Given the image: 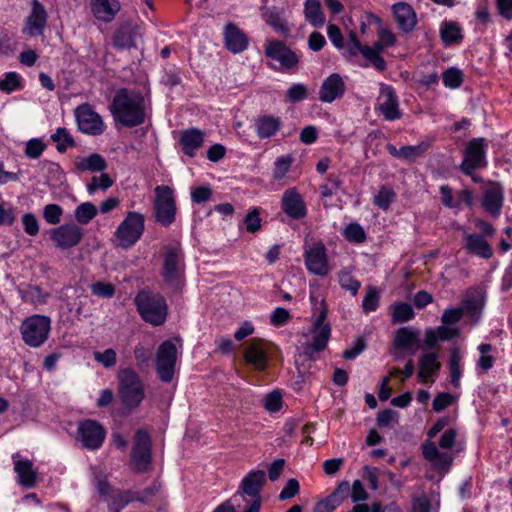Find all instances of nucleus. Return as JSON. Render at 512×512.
Instances as JSON below:
<instances>
[{
  "mask_svg": "<svg viewBox=\"0 0 512 512\" xmlns=\"http://www.w3.org/2000/svg\"><path fill=\"white\" fill-rule=\"evenodd\" d=\"M223 36L225 46L229 51L240 53L247 48V37L235 24H227L224 28Z\"/></svg>",
  "mask_w": 512,
  "mask_h": 512,
  "instance_id": "c85d7f7f",
  "label": "nucleus"
},
{
  "mask_svg": "<svg viewBox=\"0 0 512 512\" xmlns=\"http://www.w3.org/2000/svg\"><path fill=\"white\" fill-rule=\"evenodd\" d=\"M419 342V331L410 327H403L396 331L394 346L398 349L408 350Z\"/></svg>",
  "mask_w": 512,
  "mask_h": 512,
  "instance_id": "e433bc0d",
  "label": "nucleus"
},
{
  "mask_svg": "<svg viewBox=\"0 0 512 512\" xmlns=\"http://www.w3.org/2000/svg\"><path fill=\"white\" fill-rule=\"evenodd\" d=\"M394 19L398 28L405 32H411L417 24V15L411 5L406 2H398L392 6Z\"/></svg>",
  "mask_w": 512,
  "mask_h": 512,
  "instance_id": "393cba45",
  "label": "nucleus"
},
{
  "mask_svg": "<svg viewBox=\"0 0 512 512\" xmlns=\"http://www.w3.org/2000/svg\"><path fill=\"white\" fill-rule=\"evenodd\" d=\"M282 123L279 117L273 115H261L255 120V131L259 138L268 139L274 136Z\"/></svg>",
  "mask_w": 512,
  "mask_h": 512,
  "instance_id": "2f4dec72",
  "label": "nucleus"
},
{
  "mask_svg": "<svg viewBox=\"0 0 512 512\" xmlns=\"http://www.w3.org/2000/svg\"><path fill=\"white\" fill-rule=\"evenodd\" d=\"M96 488L99 495L108 503L109 510L112 512H120L130 502L143 501L142 498L134 497V493L130 491L112 488L105 479H98Z\"/></svg>",
  "mask_w": 512,
  "mask_h": 512,
  "instance_id": "1a4fd4ad",
  "label": "nucleus"
},
{
  "mask_svg": "<svg viewBox=\"0 0 512 512\" xmlns=\"http://www.w3.org/2000/svg\"><path fill=\"white\" fill-rule=\"evenodd\" d=\"M151 463V439L142 429L135 433V441L131 454V465L138 472L146 471Z\"/></svg>",
  "mask_w": 512,
  "mask_h": 512,
  "instance_id": "ddd939ff",
  "label": "nucleus"
},
{
  "mask_svg": "<svg viewBox=\"0 0 512 512\" xmlns=\"http://www.w3.org/2000/svg\"><path fill=\"white\" fill-rule=\"evenodd\" d=\"M483 295L478 289H469L463 300L464 311L471 313L478 312L483 307Z\"/></svg>",
  "mask_w": 512,
  "mask_h": 512,
  "instance_id": "79ce46f5",
  "label": "nucleus"
},
{
  "mask_svg": "<svg viewBox=\"0 0 512 512\" xmlns=\"http://www.w3.org/2000/svg\"><path fill=\"white\" fill-rule=\"evenodd\" d=\"M184 267V258L180 246L178 244L164 246L162 277L165 283L178 289L182 284Z\"/></svg>",
  "mask_w": 512,
  "mask_h": 512,
  "instance_id": "423d86ee",
  "label": "nucleus"
},
{
  "mask_svg": "<svg viewBox=\"0 0 512 512\" xmlns=\"http://www.w3.org/2000/svg\"><path fill=\"white\" fill-rule=\"evenodd\" d=\"M134 301L138 313L145 322L154 326H159L165 322L168 308L163 296L141 291L136 295Z\"/></svg>",
  "mask_w": 512,
  "mask_h": 512,
  "instance_id": "20e7f679",
  "label": "nucleus"
},
{
  "mask_svg": "<svg viewBox=\"0 0 512 512\" xmlns=\"http://www.w3.org/2000/svg\"><path fill=\"white\" fill-rule=\"evenodd\" d=\"M375 111L387 121H395L401 117L398 97L391 86H381L375 103Z\"/></svg>",
  "mask_w": 512,
  "mask_h": 512,
  "instance_id": "dca6fc26",
  "label": "nucleus"
},
{
  "mask_svg": "<svg viewBox=\"0 0 512 512\" xmlns=\"http://www.w3.org/2000/svg\"><path fill=\"white\" fill-rule=\"evenodd\" d=\"M98 213V208L91 202H83L74 210V217L77 223L86 225L91 222Z\"/></svg>",
  "mask_w": 512,
  "mask_h": 512,
  "instance_id": "ea45409f",
  "label": "nucleus"
},
{
  "mask_svg": "<svg viewBox=\"0 0 512 512\" xmlns=\"http://www.w3.org/2000/svg\"><path fill=\"white\" fill-rule=\"evenodd\" d=\"M463 249L469 255L489 259L493 255L491 245L482 235L463 231Z\"/></svg>",
  "mask_w": 512,
  "mask_h": 512,
  "instance_id": "4be33fe9",
  "label": "nucleus"
},
{
  "mask_svg": "<svg viewBox=\"0 0 512 512\" xmlns=\"http://www.w3.org/2000/svg\"><path fill=\"white\" fill-rule=\"evenodd\" d=\"M83 229L76 223H65L51 229L50 239L55 247L66 250L76 247L83 238Z\"/></svg>",
  "mask_w": 512,
  "mask_h": 512,
  "instance_id": "4468645a",
  "label": "nucleus"
},
{
  "mask_svg": "<svg viewBox=\"0 0 512 512\" xmlns=\"http://www.w3.org/2000/svg\"><path fill=\"white\" fill-rule=\"evenodd\" d=\"M245 229L249 233H255L261 228V219L257 209L249 212L244 218Z\"/></svg>",
  "mask_w": 512,
  "mask_h": 512,
  "instance_id": "69168bd1",
  "label": "nucleus"
},
{
  "mask_svg": "<svg viewBox=\"0 0 512 512\" xmlns=\"http://www.w3.org/2000/svg\"><path fill=\"white\" fill-rule=\"evenodd\" d=\"M20 296L24 302L31 303L35 306L42 305L46 302L48 296L40 287L27 285L19 289Z\"/></svg>",
  "mask_w": 512,
  "mask_h": 512,
  "instance_id": "58836bf2",
  "label": "nucleus"
},
{
  "mask_svg": "<svg viewBox=\"0 0 512 512\" xmlns=\"http://www.w3.org/2000/svg\"><path fill=\"white\" fill-rule=\"evenodd\" d=\"M12 459L18 483L27 488L34 487L37 481V473L33 469V463L30 460L19 459V454H13Z\"/></svg>",
  "mask_w": 512,
  "mask_h": 512,
  "instance_id": "cd10ccee",
  "label": "nucleus"
},
{
  "mask_svg": "<svg viewBox=\"0 0 512 512\" xmlns=\"http://www.w3.org/2000/svg\"><path fill=\"white\" fill-rule=\"evenodd\" d=\"M90 9L97 20L108 23L114 20L121 5L119 0H90Z\"/></svg>",
  "mask_w": 512,
  "mask_h": 512,
  "instance_id": "bb28decb",
  "label": "nucleus"
},
{
  "mask_svg": "<svg viewBox=\"0 0 512 512\" xmlns=\"http://www.w3.org/2000/svg\"><path fill=\"white\" fill-rule=\"evenodd\" d=\"M204 136V132L196 128L184 130L180 138L184 153L193 157L196 151L203 145Z\"/></svg>",
  "mask_w": 512,
  "mask_h": 512,
  "instance_id": "473e14b6",
  "label": "nucleus"
},
{
  "mask_svg": "<svg viewBox=\"0 0 512 512\" xmlns=\"http://www.w3.org/2000/svg\"><path fill=\"white\" fill-rule=\"evenodd\" d=\"M304 259L306 268L313 274L325 276L330 272L326 248L317 242L305 248Z\"/></svg>",
  "mask_w": 512,
  "mask_h": 512,
  "instance_id": "a211bd4d",
  "label": "nucleus"
},
{
  "mask_svg": "<svg viewBox=\"0 0 512 512\" xmlns=\"http://www.w3.org/2000/svg\"><path fill=\"white\" fill-rule=\"evenodd\" d=\"M110 109L115 120L125 127L139 126L146 118L145 99L140 92L133 90H118Z\"/></svg>",
  "mask_w": 512,
  "mask_h": 512,
  "instance_id": "f257e3e1",
  "label": "nucleus"
},
{
  "mask_svg": "<svg viewBox=\"0 0 512 512\" xmlns=\"http://www.w3.org/2000/svg\"><path fill=\"white\" fill-rule=\"evenodd\" d=\"M427 147L425 144H419L415 146H402L400 148V158L412 161L417 157L421 156Z\"/></svg>",
  "mask_w": 512,
  "mask_h": 512,
  "instance_id": "0e129e2a",
  "label": "nucleus"
},
{
  "mask_svg": "<svg viewBox=\"0 0 512 512\" xmlns=\"http://www.w3.org/2000/svg\"><path fill=\"white\" fill-rule=\"evenodd\" d=\"M155 193L156 220L163 225H170L175 220L176 214L173 190L168 186H157Z\"/></svg>",
  "mask_w": 512,
  "mask_h": 512,
  "instance_id": "9b49d317",
  "label": "nucleus"
},
{
  "mask_svg": "<svg viewBox=\"0 0 512 512\" xmlns=\"http://www.w3.org/2000/svg\"><path fill=\"white\" fill-rule=\"evenodd\" d=\"M415 316L414 311L408 303L400 302L393 306V321L394 322H407Z\"/></svg>",
  "mask_w": 512,
  "mask_h": 512,
  "instance_id": "49530a36",
  "label": "nucleus"
},
{
  "mask_svg": "<svg viewBox=\"0 0 512 512\" xmlns=\"http://www.w3.org/2000/svg\"><path fill=\"white\" fill-rule=\"evenodd\" d=\"M282 210L293 219L304 218L307 209L301 195L296 189H288L284 192L281 200Z\"/></svg>",
  "mask_w": 512,
  "mask_h": 512,
  "instance_id": "b1692460",
  "label": "nucleus"
},
{
  "mask_svg": "<svg viewBox=\"0 0 512 512\" xmlns=\"http://www.w3.org/2000/svg\"><path fill=\"white\" fill-rule=\"evenodd\" d=\"M144 229V215L135 211L128 212L116 228L112 241L116 247L123 249L131 248L140 240Z\"/></svg>",
  "mask_w": 512,
  "mask_h": 512,
  "instance_id": "7ed1b4c3",
  "label": "nucleus"
},
{
  "mask_svg": "<svg viewBox=\"0 0 512 512\" xmlns=\"http://www.w3.org/2000/svg\"><path fill=\"white\" fill-rule=\"evenodd\" d=\"M395 192L391 187L382 186L378 193L373 197V203L375 206L387 210L391 203L395 200Z\"/></svg>",
  "mask_w": 512,
  "mask_h": 512,
  "instance_id": "c03bdc74",
  "label": "nucleus"
},
{
  "mask_svg": "<svg viewBox=\"0 0 512 512\" xmlns=\"http://www.w3.org/2000/svg\"><path fill=\"white\" fill-rule=\"evenodd\" d=\"M265 56L279 64L280 71H293L297 69L299 57L284 42L280 40H267L264 46Z\"/></svg>",
  "mask_w": 512,
  "mask_h": 512,
  "instance_id": "6e6552de",
  "label": "nucleus"
},
{
  "mask_svg": "<svg viewBox=\"0 0 512 512\" xmlns=\"http://www.w3.org/2000/svg\"><path fill=\"white\" fill-rule=\"evenodd\" d=\"M93 295L101 298H112L115 294V286L108 282L98 281L90 285Z\"/></svg>",
  "mask_w": 512,
  "mask_h": 512,
  "instance_id": "4d7b16f0",
  "label": "nucleus"
},
{
  "mask_svg": "<svg viewBox=\"0 0 512 512\" xmlns=\"http://www.w3.org/2000/svg\"><path fill=\"white\" fill-rule=\"evenodd\" d=\"M303 13L306 21L313 27L321 28L324 26L326 18L319 0H305Z\"/></svg>",
  "mask_w": 512,
  "mask_h": 512,
  "instance_id": "c9c22d12",
  "label": "nucleus"
},
{
  "mask_svg": "<svg viewBox=\"0 0 512 512\" xmlns=\"http://www.w3.org/2000/svg\"><path fill=\"white\" fill-rule=\"evenodd\" d=\"M22 88V77L16 72H8L0 79V90L6 93Z\"/></svg>",
  "mask_w": 512,
  "mask_h": 512,
  "instance_id": "a18cd8bd",
  "label": "nucleus"
},
{
  "mask_svg": "<svg viewBox=\"0 0 512 512\" xmlns=\"http://www.w3.org/2000/svg\"><path fill=\"white\" fill-rule=\"evenodd\" d=\"M341 502L342 498H338L337 493H332L327 498L317 502L313 507V512H333Z\"/></svg>",
  "mask_w": 512,
  "mask_h": 512,
  "instance_id": "864d4df0",
  "label": "nucleus"
},
{
  "mask_svg": "<svg viewBox=\"0 0 512 512\" xmlns=\"http://www.w3.org/2000/svg\"><path fill=\"white\" fill-rule=\"evenodd\" d=\"M346 90L342 77L333 73L329 75L321 84L319 89V100L323 103H332L341 98Z\"/></svg>",
  "mask_w": 512,
  "mask_h": 512,
  "instance_id": "412c9836",
  "label": "nucleus"
},
{
  "mask_svg": "<svg viewBox=\"0 0 512 512\" xmlns=\"http://www.w3.org/2000/svg\"><path fill=\"white\" fill-rule=\"evenodd\" d=\"M418 379L423 382L433 383L434 379L440 370L441 363L439 355L436 352L424 353L418 361Z\"/></svg>",
  "mask_w": 512,
  "mask_h": 512,
  "instance_id": "a878e982",
  "label": "nucleus"
},
{
  "mask_svg": "<svg viewBox=\"0 0 512 512\" xmlns=\"http://www.w3.org/2000/svg\"><path fill=\"white\" fill-rule=\"evenodd\" d=\"M47 24V13L43 5L37 0L32 3V9L29 16L26 18L23 27V33L37 37L43 34Z\"/></svg>",
  "mask_w": 512,
  "mask_h": 512,
  "instance_id": "aec40b11",
  "label": "nucleus"
},
{
  "mask_svg": "<svg viewBox=\"0 0 512 512\" xmlns=\"http://www.w3.org/2000/svg\"><path fill=\"white\" fill-rule=\"evenodd\" d=\"M412 511L413 512H435L434 509L432 508L430 499L424 494L413 498Z\"/></svg>",
  "mask_w": 512,
  "mask_h": 512,
  "instance_id": "774afa93",
  "label": "nucleus"
},
{
  "mask_svg": "<svg viewBox=\"0 0 512 512\" xmlns=\"http://www.w3.org/2000/svg\"><path fill=\"white\" fill-rule=\"evenodd\" d=\"M94 359L105 368L113 367L116 364L117 354L114 349L108 348L103 352H95Z\"/></svg>",
  "mask_w": 512,
  "mask_h": 512,
  "instance_id": "e2e57ef3",
  "label": "nucleus"
},
{
  "mask_svg": "<svg viewBox=\"0 0 512 512\" xmlns=\"http://www.w3.org/2000/svg\"><path fill=\"white\" fill-rule=\"evenodd\" d=\"M443 84L451 89H456L461 86L463 82V74L457 68H449L442 74Z\"/></svg>",
  "mask_w": 512,
  "mask_h": 512,
  "instance_id": "603ef678",
  "label": "nucleus"
},
{
  "mask_svg": "<svg viewBox=\"0 0 512 512\" xmlns=\"http://www.w3.org/2000/svg\"><path fill=\"white\" fill-rule=\"evenodd\" d=\"M310 301L316 320L313 324L312 342L306 347V353L319 352L325 349L331 334L330 324L325 322L327 317L325 300L317 295L310 294Z\"/></svg>",
  "mask_w": 512,
  "mask_h": 512,
  "instance_id": "f03ea898",
  "label": "nucleus"
},
{
  "mask_svg": "<svg viewBox=\"0 0 512 512\" xmlns=\"http://www.w3.org/2000/svg\"><path fill=\"white\" fill-rule=\"evenodd\" d=\"M344 237L349 242L362 243L366 239V234L359 224L351 223L344 229Z\"/></svg>",
  "mask_w": 512,
  "mask_h": 512,
  "instance_id": "5fc2aeb1",
  "label": "nucleus"
},
{
  "mask_svg": "<svg viewBox=\"0 0 512 512\" xmlns=\"http://www.w3.org/2000/svg\"><path fill=\"white\" fill-rule=\"evenodd\" d=\"M264 20L266 24L271 26L276 33L282 36H288L290 34V28L287 21L283 17L282 10H278L276 8L268 10L264 14Z\"/></svg>",
  "mask_w": 512,
  "mask_h": 512,
  "instance_id": "4c0bfd02",
  "label": "nucleus"
},
{
  "mask_svg": "<svg viewBox=\"0 0 512 512\" xmlns=\"http://www.w3.org/2000/svg\"><path fill=\"white\" fill-rule=\"evenodd\" d=\"M113 185V180L111 177L106 174L102 173L99 177L94 176L91 178L90 182L87 184V192L90 195L95 194V192L99 189L106 191Z\"/></svg>",
  "mask_w": 512,
  "mask_h": 512,
  "instance_id": "de8ad7c7",
  "label": "nucleus"
},
{
  "mask_svg": "<svg viewBox=\"0 0 512 512\" xmlns=\"http://www.w3.org/2000/svg\"><path fill=\"white\" fill-rule=\"evenodd\" d=\"M51 139L56 143V148L59 152H65L68 147L75 145L73 137L66 128H57L56 132L51 135Z\"/></svg>",
  "mask_w": 512,
  "mask_h": 512,
  "instance_id": "37998d69",
  "label": "nucleus"
},
{
  "mask_svg": "<svg viewBox=\"0 0 512 512\" xmlns=\"http://www.w3.org/2000/svg\"><path fill=\"white\" fill-rule=\"evenodd\" d=\"M482 204L487 212L498 216L503 205V189L496 184L488 187L483 194Z\"/></svg>",
  "mask_w": 512,
  "mask_h": 512,
  "instance_id": "c756f323",
  "label": "nucleus"
},
{
  "mask_svg": "<svg viewBox=\"0 0 512 512\" xmlns=\"http://www.w3.org/2000/svg\"><path fill=\"white\" fill-rule=\"evenodd\" d=\"M379 303V293L376 288L370 287L363 298L362 308L365 313L373 312L377 309Z\"/></svg>",
  "mask_w": 512,
  "mask_h": 512,
  "instance_id": "680f3d73",
  "label": "nucleus"
},
{
  "mask_svg": "<svg viewBox=\"0 0 512 512\" xmlns=\"http://www.w3.org/2000/svg\"><path fill=\"white\" fill-rule=\"evenodd\" d=\"M63 209L58 204H48L43 208V218L50 225H57L61 221Z\"/></svg>",
  "mask_w": 512,
  "mask_h": 512,
  "instance_id": "6e6d98bb",
  "label": "nucleus"
},
{
  "mask_svg": "<svg viewBox=\"0 0 512 512\" xmlns=\"http://www.w3.org/2000/svg\"><path fill=\"white\" fill-rule=\"evenodd\" d=\"M462 355L458 348H454L450 354L449 370L451 376V383L454 387L460 386V379L462 375L461 371Z\"/></svg>",
  "mask_w": 512,
  "mask_h": 512,
  "instance_id": "a19ab883",
  "label": "nucleus"
},
{
  "mask_svg": "<svg viewBox=\"0 0 512 512\" xmlns=\"http://www.w3.org/2000/svg\"><path fill=\"white\" fill-rule=\"evenodd\" d=\"M424 458L429 461L432 466L443 472H447L453 462V455L448 452H441L436 444L432 441H426L422 447Z\"/></svg>",
  "mask_w": 512,
  "mask_h": 512,
  "instance_id": "5701e85b",
  "label": "nucleus"
},
{
  "mask_svg": "<svg viewBox=\"0 0 512 512\" xmlns=\"http://www.w3.org/2000/svg\"><path fill=\"white\" fill-rule=\"evenodd\" d=\"M50 329L51 320L43 315L26 318L20 327L23 341L30 347L41 346L47 340Z\"/></svg>",
  "mask_w": 512,
  "mask_h": 512,
  "instance_id": "0eeeda50",
  "label": "nucleus"
},
{
  "mask_svg": "<svg viewBox=\"0 0 512 512\" xmlns=\"http://www.w3.org/2000/svg\"><path fill=\"white\" fill-rule=\"evenodd\" d=\"M177 359V349L172 341L163 342L156 353V371L162 382L172 381Z\"/></svg>",
  "mask_w": 512,
  "mask_h": 512,
  "instance_id": "9d476101",
  "label": "nucleus"
},
{
  "mask_svg": "<svg viewBox=\"0 0 512 512\" xmlns=\"http://www.w3.org/2000/svg\"><path fill=\"white\" fill-rule=\"evenodd\" d=\"M23 229L29 236H36L39 232V223L35 215L26 213L22 217Z\"/></svg>",
  "mask_w": 512,
  "mask_h": 512,
  "instance_id": "338daca9",
  "label": "nucleus"
},
{
  "mask_svg": "<svg viewBox=\"0 0 512 512\" xmlns=\"http://www.w3.org/2000/svg\"><path fill=\"white\" fill-rule=\"evenodd\" d=\"M272 347L271 343L262 339L254 338L250 340L244 351L246 363L251 365L255 370H265Z\"/></svg>",
  "mask_w": 512,
  "mask_h": 512,
  "instance_id": "f3484780",
  "label": "nucleus"
},
{
  "mask_svg": "<svg viewBox=\"0 0 512 512\" xmlns=\"http://www.w3.org/2000/svg\"><path fill=\"white\" fill-rule=\"evenodd\" d=\"M309 96L308 88L305 84H292L286 93V101L291 103L301 102Z\"/></svg>",
  "mask_w": 512,
  "mask_h": 512,
  "instance_id": "3c124183",
  "label": "nucleus"
},
{
  "mask_svg": "<svg viewBox=\"0 0 512 512\" xmlns=\"http://www.w3.org/2000/svg\"><path fill=\"white\" fill-rule=\"evenodd\" d=\"M478 350L481 353V356L477 362V365L484 372H486L491 369L494 364V358L489 355V352L492 350V346L490 344L483 343L478 346Z\"/></svg>",
  "mask_w": 512,
  "mask_h": 512,
  "instance_id": "13d9d810",
  "label": "nucleus"
},
{
  "mask_svg": "<svg viewBox=\"0 0 512 512\" xmlns=\"http://www.w3.org/2000/svg\"><path fill=\"white\" fill-rule=\"evenodd\" d=\"M45 148H46V145L43 143V141L41 139H38V138L30 139L26 143L25 155L28 158L37 159L42 155Z\"/></svg>",
  "mask_w": 512,
  "mask_h": 512,
  "instance_id": "052dcab7",
  "label": "nucleus"
},
{
  "mask_svg": "<svg viewBox=\"0 0 512 512\" xmlns=\"http://www.w3.org/2000/svg\"><path fill=\"white\" fill-rule=\"evenodd\" d=\"M293 158L290 155L278 157L274 162L273 178L274 180L283 179L290 170Z\"/></svg>",
  "mask_w": 512,
  "mask_h": 512,
  "instance_id": "8fccbe9b",
  "label": "nucleus"
},
{
  "mask_svg": "<svg viewBox=\"0 0 512 512\" xmlns=\"http://www.w3.org/2000/svg\"><path fill=\"white\" fill-rule=\"evenodd\" d=\"M338 281L342 289L350 292L355 296L361 286L360 282L356 280L350 272L342 270L338 274Z\"/></svg>",
  "mask_w": 512,
  "mask_h": 512,
  "instance_id": "09e8293b",
  "label": "nucleus"
},
{
  "mask_svg": "<svg viewBox=\"0 0 512 512\" xmlns=\"http://www.w3.org/2000/svg\"><path fill=\"white\" fill-rule=\"evenodd\" d=\"M265 472L262 470L250 471L241 481V489L243 492L253 497H259V492L265 483Z\"/></svg>",
  "mask_w": 512,
  "mask_h": 512,
  "instance_id": "72a5a7b5",
  "label": "nucleus"
},
{
  "mask_svg": "<svg viewBox=\"0 0 512 512\" xmlns=\"http://www.w3.org/2000/svg\"><path fill=\"white\" fill-rule=\"evenodd\" d=\"M74 166L80 172H103L107 168V162L98 153H92L88 156H78L75 158Z\"/></svg>",
  "mask_w": 512,
  "mask_h": 512,
  "instance_id": "7c9ffc66",
  "label": "nucleus"
},
{
  "mask_svg": "<svg viewBox=\"0 0 512 512\" xmlns=\"http://www.w3.org/2000/svg\"><path fill=\"white\" fill-rule=\"evenodd\" d=\"M119 395L124 406L137 408L145 397L143 383L131 368H123L118 372Z\"/></svg>",
  "mask_w": 512,
  "mask_h": 512,
  "instance_id": "39448f33",
  "label": "nucleus"
},
{
  "mask_svg": "<svg viewBox=\"0 0 512 512\" xmlns=\"http://www.w3.org/2000/svg\"><path fill=\"white\" fill-rule=\"evenodd\" d=\"M485 147L486 143L483 138L474 139L469 142L460 166L466 175H472L475 169L485 166Z\"/></svg>",
  "mask_w": 512,
  "mask_h": 512,
  "instance_id": "6ab92c4d",
  "label": "nucleus"
},
{
  "mask_svg": "<svg viewBox=\"0 0 512 512\" xmlns=\"http://www.w3.org/2000/svg\"><path fill=\"white\" fill-rule=\"evenodd\" d=\"M263 405L270 413L278 412L282 407L281 393L277 390L268 393L263 399Z\"/></svg>",
  "mask_w": 512,
  "mask_h": 512,
  "instance_id": "bf43d9fd",
  "label": "nucleus"
},
{
  "mask_svg": "<svg viewBox=\"0 0 512 512\" xmlns=\"http://www.w3.org/2000/svg\"><path fill=\"white\" fill-rule=\"evenodd\" d=\"M79 130L87 135H100L105 129L102 117L89 104H82L75 110Z\"/></svg>",
  "mask_w": 512,
  "mask_h": 512,
  "instance_id": "2eb2a0df",
  "label": "nucleus"
},
{
  "mask_svg": "<svg viewBox=\"0 0 512 512\" xmlns=\"http://www.w3.org/2000/svg\"><path fill=\"white\" fill-rule=\"evenodd\" d=\"M105 436L106 432L98 422L85 420L78 425L76 441L85 449L97 450L102 446Z\"/></svg>",
  "mask_w": 512,
  "mask_h": 512,
  "instance_id": "f8f14e48",
  "label": "nucleus"
},
{
  "mask_svg": "<svg viewBox=\"0 0 512 512\" xmlns=\"http://www.w3.org/2000/svg\"><path fill=\"white\" fill-rule=\"evenodd\" d=\"M439 34L445 46L459 44L463 39L462 27L455 21H443Z\"/></svg>",
  "mask_w": 512,
  "mask_h": 512,
  "instance_id": "f704fd0d",
  "label": "nucleus"
}]
</instances>
